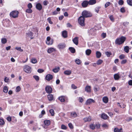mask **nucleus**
Returning <instances> with one entry per match:
<instances>
[{
	"instance_id": "f257e3e1",
	"label": "nucleus",
	"mask_w": 132,
	"mask_h": 132,
	"mask_svg": "<svg viewBox=\"0 0 132 132\" xmlns=\"http://www.w3.org/2000/svg\"><path fill=\"white\" fill-rule=\"evenodd\" d=\"M126 39V37L123 36L119 38H117L115 41L116 44L120 45L124 43Z\"/></svg>"
},
{
	"instance_id": "f03ea898",
	"label": "nucleus",
	"mask_w": 132,
	"mask_h": 132,
	"mask_svg": "<svg viewBox=\"0 0 132 132\" xmlns=\"http://www.w3.org/2000/svg\"><path fill=\"white\" fill-rule=\"evenodd\" d=\"M82 16L84 18L90 17L92 16V14L90 12L86 10H84L82 12Z\"/></svg>"
},
{
	"instance_id": "7ed1b4c3",
	"label": "nucleus",
	"mask_w": 132,
	"mask_h": 132,
	"mask_svg": "<svg viewBox=\"0 0 132 132\" xmlns=\"http://www.w3.org/2000/svg\"><path fill=\"white\" fill-rule=\"evenodd\" d=\"M19 12L18 11H14L11 12L10 15L11 17L15 18L18 17Z\"/></svg>"
},
{
	"instance_id": "20e7f679",
	"label": "nucleus",
	"mask_w": 132,
	"mask_h": 132,
	"mask_svg": "<svg viewBox=\"0 0 132 132\" xmlns=\"http://www.w3.org/2000/svg\"><path fill=\"white\" fill-rule=\"evenodd\" d=\"M85 18L82 16H80L79 18L78 22L81 26H84Z\"/></svg>"
},
{
	"instance_id": "39448f33",
	"label": "nucleus",
	"mask_w": 132,
	"mask_h": 132,
	"mask_svg": "<svg viewBox=\"0 0 132 132\" xmlns=\"http://www.w3.org/2000/svg\"><path fill=\"white\" fill-rule=\"evenodd\" d=\"M66 47V45L64 43H59L57 46V47L60 50H63Z\"/></svg>"
},
{
	"instance_id": "423d86ee",
	"label": "nucleus",
	"mask_w": 132,
	"mask_h": 132,
	"mask_svg": "<svg viewBox=\"0 0 132 132\" xmlns=\"http://www.w3.org/2000/svg\"><path fill=\"white\" fill-rule=\"evenodd\" d=\"M24 71L27 73H30L31 72V68L28 65L24 66L23 68Z\"/></svg>"
},
{
	"instance_id": "0eeeda50",
	"label": "nucleus",
	"mask_w": 132,
	"mask_h": 132,
	"mask_svg": "<svg viewBox=\"0 0 132 132\" xmlns=\"http://www.w3.org/2000/svg\"><path fill=\"white\" fill-rule=\"evenodd\" d=\"M45 90L47 93L50 94L52 93V89L51 87L50 86H47L45 88Z\"/></svg>"
},
{
	"instance_id": "6e6552de",
	"label": "nucleus",
	"mask_w": 132,
	"mask_h": 132,
	"mask_svg": "<svg viewBox=\"0 0 132 132\" xmlns=\"http://www.w3.org/2000/svg\"><path fill=\"white\" fill-rule=\"evenodd\" d=\"M95 102L94 101L93 99L89 98L88 99L85 103L86 105H90L91 103Z\"/></svg>"
},
{
	"instance_id": "1a4fd4ad",
	"label": "nucleus",
	"mask_w": 132,
	"mask_h": 132,
	"mask_svg": "<svg viewBox=\"0 0 132 132\" xmlns=\"http://www.w3.org/2000/svg\"><path fill=\"white\" fill-rule=\"evenodd\" d=\"M88 5H89V4L88 1L86 0L84 1L81 3L82 6L83 7H87Z\"/></svg>"
},
{
	"instance_id": "9d476101",
	"label": "nucleus",
	"mask_w": 132,
	"mask_h": 132,
	"mask_svg": "<svg viewBox=\"0 0 132 132\" xmlns=\"http://www.w3.org/2000/svg\"><path fill=\"white\" fill-rule=\"evenodd\" d=\"M53 77V76L51 74H48L46 76L45 78L47 80L50 81L52 79Z\"/></svg>"
},
{
	"instance_id": "9b49d317",
	"label": "nucleus",
	"mask_w": 132,
	"mask_h": 132,
	"mask_svg": "<svg viewBox=\"0 0 132 132\" xmlns=\"http://www.w3.org/2000/svg\"><path fill=\"white\" fill-rule=\"evenodd\" d=\"M72 41L76 45H77L78 43V38L76 37L72 40Z\"/></svg>"
},
{
	"instance_id": "f8f14e48",
	"label": "nucleus",
	"mask_w": 132,
	"mask_h": 132,
	"mask_svg": "<svg viewBox=\"0 0 132 132\" xmlns=\"http://www.w3.org/2000/svg\"><path fill=\"white\" fill-rule=\"evenodd\" d=\"M36 7L37 9L40 11L42 9V6L40 3H38L36 5Z\"/></svg>"
},
{
	"instance_id": "ddd939ff",
	"label": "nucleus",
	"mask_w": 132,
	"mask_h": 132,
	"mask_svg": "<svg viewBox=\"0 0 132 132\" xmlns=\"http://www.w3.org/2000/svg\"><path fill=\"white\" fill-rule=\"evenodd\" d=\"M56 51V50L54 48L51 47L48 49L47 52L49 53H51L55 51Z\"/></svg>"
},
{
	"instance_id": "4468645a",
	"label": "nucleus",
	"mask_w": 132,
	"mask_h": 132,
	"mask_svg": "<svg viewBox=\"0 0 132 132\" xmlns=\"http://www.w3.org/2000/svg\"><path fill=\"white\" fill-rule=\"evenodd\" d=\"M85 90L87 93H90L91 92V87L89 86H86L85 88Z\"/></svg>"
},
{
	"instance_id": "2eb2a0df",
	"label": "nucleus",
	"mask_w": 132,
	"mask_h": 132,
	"mask_svg": "<svg viewBox=\"0 0 132 132\" xmlns=\"http://www.w3.org/2000/svg\"><path fill=\"white\" fill-rule=\"evenodd\" d=\"M88 3L89 5H93L95 4L96 2V0H90L88 1Z\"/></svg>"
},
{
	"instance_id": "dca6fc26",
	"label": "nucleus",
	"mask_w": 132,
	"mask_h": 132,
	"mask_svg": "<svg viewBox=\"0 0 132 132\" xmlns=\"http://www.w3.org/2000/svg\"><path fill=\"white\" fill-rule=\"evenodd\" d=\"M108 117V116L104 113H103L101 114V117L103 119L106 120L107 119Z\"/></svg>"
},
{
	"instance_id": "f3484780",
	"label": "nucleus",
	"mask_w": 132,
	"mask_h": 132,
	"mask_svg": "<svg viewBox=\"0 0 132 132\" xmlns=\"http://www.w3.org/2000/svg\"><path fill=\"white\" fill-rule=\"evenodd\" d=\"M49 101H51L53 100V95L52 94H49L47 95Z\"/></svg>"
},
{
	"instance_id": "a211bd4d",
	"label": "nucleus",
	"mask_w": 132,
	"mask_h": 132,
	"mask_svg": "<svg viewBox=\"0 0 132 132\" xmlns=\"http://www.w3.org/2000/svg\"><path fill=\"white\" fill-rule=\"evenodd\" d=\"M26 34L28 36L30 37L31 39H33L34 38L33 37H32L33 34L32 32L30 31L26 33Z\"/></svg>"
},
{
	"instance_id": "6ab92c4d",
	"label": "nucleus",
	"mask_w": 132,
	"mask_h": 132,
	"mask_svg": "<svg viewBox=\"0 0 132 132\" xmlns=\"http://www.w3.org/2000/svg\"><path fill=\"white\" fill-rule=\"evenodd\" d=\"M62 35L63 37L64 38H66L67 37V32L64 30L62 31Z\"/></svg>"
},
{
	"instance_id": "aec40b11",
	"label": "nucleus",
	"mask_w": 132,
	"mask_h": 132,
	"mask_svg": "<svg viewBox=\"0 0 132 132\" xmlns=\"http://www.w3.org/2000/svg\"><path fill=\"white\" fill-rule=\"evenodd\" d=\"M102 100L104 103H106L108 101V99L107 97H104L103 98Z\"/></svg>"
},
{
	"instance_id": "412c9836",
	"label": "nucleus",
	"mask_w": 132,
	"mask_h": 132,
	"mask_svg": "<svg viewBox=\"0 0 132 132\" xmlns=\"http://www.w3.org/2000/svg\"><path fill=\"white\" fill-rule=\"evenodd\" d=\"M83 120L85 122H86L90 121L91 120V117H88L85 118L83 119Z\"/></svg>"
},
{
	"instance_id": "4be33fe9",
	"label": "nucleus",
	"mask_w": 132,
	"mask_h": 132,
	"mask_svg": "<svg viewBox=\"0 0 132 132\" xmlns=\"http://www.w3.org/2000/svg\"><path fill=\"white\" fill-rule=\"evenodd\" d=\"M122 128L119 129L118 128H116L114 129V132H122Z\"/></svg>"
},
{
	"instance_id": "5701e85b",
	"label": "nucleus",
	"mask_w": 132,
	"mask_h": 132,
	"mask_svg": "<svg viewBox=\"0 0 132 132\" xmlns=\"http://www.w3.org/2000/svg\"><path fill=\"white\" fill-rule=\"evenodd\" d=\"M60 70V68L59 67H57L55 68L53 70V71L55 73L57 72Z\"/></svg>"
},
{
	"instance_id": "b1692460",
	"label": "nucleus",
	"mask_w": 132,
	"mask_h": 132,
	"mask_svg": "<svg viewBox=\"0 0 132 132\" xmlns=\"http://www.w3.org/2000/svg\"><path fill=\"white\" fill-rule=\"evenodd\" d=\"M69 50L72 53H74L75 52V49L72 47H70L69 48Z\"/></svg>"
},
{
	"instance_id": "393cba45",
	"label": "nucleus",
	"mask_w": 132,
	"mask_h": 132,
	"mask_svg": "<svg viewBox=\"0 0 132 132\" xmlns=\"http://www.w3.org/2000/svg\"><path fill=\"white\" fill-rule=\"evenodd\" d=\"M129 49L130 48L129 46H127L124 47V50L127 53H128L129 52Z\"/></svg>"
},
{
	"instance_id": "a878e982",
	"label": "nucleus",
	"mask_w": 132,
	"mask_h": 132,
	"mask_svg": "<svg viewBox=\"0 0 132 132\" xmlns=\"http://www.w3.org/2000/svg\"><path fill=\"white\" fill-rule=\"evenodd\" d=\"M59 99L61 102H64L65 101L64 97L63 96L59 97Z\"/></svg>"
},
{
	"instance_id": "bb28decb",
	"label": "nucleus",
	"mask_w": 132,
	"mask_h": 132,
	"mask_svg": "<svg viewBox=\"0 0 132 132\" xmlns=\"http://www.w3.org/2000/svg\"><path fill=\"white\" fill-rule=\"evenodd\" d=\"M44 123L46 125L48 126L50 124V121L49 120H46L44 121Z\"/></svg>"
},
{
	"instance_id": "cd10ccee",
	"label": "nucleus",
	"mask_w": 132,
	"mask_h": 132,
	"mask_svg": "<svg viewBox=\"0 0 132 132\" xmlns=\"http://www.w3.org/2000/svg\"><path fill=\"white\" fill-rule=\"evenodd\" d=\"M101 53L99 51H97L96 52V57L97 58H100L101 56Z\"/></svg>"
},
{
	"instance_id": "c85d7f7f",
	"label": "nucleus",
	"mask_w": 132,
	"mask_h": 132,
	"mask_svg": "<svg viewBox=\"0 0 132 132\" xmlns=\"http://www.w3.org/2000/svg\"><path fill=\"white\" fill-rule=\"evenodd\" d=\"M92 51L90 50L87 49L86 51V53L87 55H89L91 54Z\"/></svg>"
},
{
	"instance_id": "c756f323",
	"label": "nucleus",
	"mask_w": 132,
	"mask_h": 132,
	"mask_svg": "<svg viewBox=\"0 0 132 132\" xmlns=\"http://www.w3.org/2000/svg\"><path fill=\"white\" fill-rule=\"evenodd\" d=\"M114 78L115 80H118L120 78V76L118 74H116L114 75Z\"/></svg>"
},
{
	"instance_id": "7c9ffc66",
	"label": "nucleus",
	"mask_w": 132,
	"mask_h": 132,
	"mask_svg": "<svg viewBox=\"0 0 132 132\" xmlns=\"http://www.w3.org/2000/svg\"><path fill=\"white\" fill-rule=\"evenodd\" d=\"M71 116L73 118L76 117L77 116V114L75 112H72L71 113Z\"/></svg>"
},
{
	"instance_id": "2f4dec72",
	"label": "nucleus",
	"mask_w": 132,
	"mask_h": 132,
	"mask_svg": "<svg viewBox=\"0 0 132 132\" xmlns=\"http://www.w3.org/2000/svg\"><path fill=\"white\" fill-rule=\"evenodd\" d=\"M71 73V71L70 70H66L64 72V74L66 75H70Z\"/></svg>"
},
{
	"instance_id": "473e14b6",
	"label": "nucleus",
	"mask_w": 132,
	"mask_h": 132,
	"mask_svg": "<svg viewBox=\"0 0 132 132\" xmlns=\"http://www.w3.org/2000/svg\"><path fill=\"white\" fill-rule=\"evenodd\" d=\"M101 8L100 6H97L94 9V10L95 12L97 13H98L99 11V10Z\"/></svg>"
},
{
	"instance_id": "72a5a7b5",
	"label": "nucleus",
	"mask_w": 132,
	"mask_h": 132,
	"mask_svg": "<svg viewBox=\"0 0 132 132\" xmlns=\"http://www.w3.org/2000/svg\"><path fill=\"white\" fill-rule=\"evenodd\" d=\"M7 40L5 38H2L1 39V42L3 44H5L7 42Z\"/></svg>"
},
{
	"instance_id": "f704fd0d",
	"label": "nucleus",
	"mask_w": 132,
	"mask_h": 132,
	"mask_svg": "<svg viewBox=\"0 0 132 132\" xmlns=\"http://www.w3.org/2000/svg\"><path fill=\"white\" fill-rule=\"evenodd\" d=\"M94 29L92 28L90 29V30H89L88 32L89 33V34H90L92 35L94 33Z\"/></svg>"
},
{
	"instance_id": "c9c22d12",
	"label": "nucleus",
	"mask_w": 132,
	"mask_h": 132,
	"mask_svg": "<svg viewBox=\"0 0 132 132\" xmlns=\"http://www.w3.org/2000/svg\"><path fill=\"white\" fill-rule=\"evenodd\" d=\"M31 62L33 63H36L37 62V60L35 58H32L31 60Z\"/></svg>"
},
{
	"instance_id": "e433bc0d",
	"label": "nucleus",
	"mask_w": 132,
	"mask_h": 132,
	"mask_svg": "<svg viewBox=\"0 0 132 132\" xmlns=\"http://www.w3.org/2000/svg\"><path fill=\"white\" fill-rule=\"evenodd\" d=\"M46 43L48 45H51L53 43V40H52L51 41H47Z\"/></svg>"
},
{
	"instance_id": "4c0bfd02",
	"label": "nucleus",
	"mask_w": 132,
	"mask_h": 132,
	"mask_svg": "<svg viewBox=\"0 0 132 132\" xmlns=\"http://www.w3.org/2000/svg\"><path fill=\"white\" fill-rule=\"evenodd\" d=\"M3 91L5 93H6L8 92V90L7 87L4 86V87Z\"/></svg>"
},
{
	"instance_id": "58836bf2",
	"label": "nucleus",
	"mask_w": 132,
	"mask_h": 132,
	"mask_svg": "<svg viewBox=\"0 0 132 132\" xmlns=\"http://www.w3.org/2000/svg\"><path fill=\"white\" fill-rule=\"evenodd\" d=\"M26 12L28 13H31L32 12V11L31 9L29 8L26 10Z\"/></svg>"
},
{
	"instance_id": "ea45409f",
	"label": "nucleus",
	"mask_w": 132,
	"mask_h": 132,
	"mask_svg": "<svg viewBox=\"0 0 132 132\" xmlns=\"http://www.w3.org/2000/svg\"><path fill=\"white\" fill-rule=\"evenodd\" d=\"M103 62V61L99 59L97 61L96 64L98 65H100Z\"/></svg>"
},
{
	"instance_id": "a19ab883",
	"label": "nucleus",
	"mask_w": 132,
	"mask_h": 132,
	"mask_svg": "<svg viewBox=\"0 0 132 132\" xmlns=\"http://www.w3.org/2000/svg\"><path fill=\"white\" fill-rule=\"evenodd\" d=\"M89 127L92 130H94L95 128V125L93 124H91L89 125Z\"/></svg>"
},
{
	"instance_id": "79ce46f5",
	"label": "nucleus",
	"mask_w": 132,
	"mask_h": 132,
	"mask_svg": "<svg viewBox=\"0 0 132 132\" xmlns=\"http://www.w3.org/2000/svg\"><path fill=\"white\" fill-rule=\"evenodd\" d=\"M105 54L108 57H109L110 56L112 55V54L110 52H105Z\"/></svg>"
},
{
	"instance_id": "37998d69",
	"label": "nucleus",
	"mask_w": 132,
	"mask_h": 132,
	"mask_svg": "<svg viewBox=\"0 0 132 132\" xmlns=\"http://www.w3.org/2000/svg\"><path fill=\"white\" fill-rule=\"evenodd\" d=\"M127 2L128 5L132 6V0H127Z\"/></svg>"
},
{
	"instance_id": "c03bdc74",
	"label": "nucleus",
	"mask_w": 132,
	"mask_h": 132,
	"mask_svg": "<svg viewBox=\"0 0 132 132\" xmlns=\"http://www.w3.org/2000/svg\"><path fill=\"white\" fill-rule=\"evenodd\" d=\"M15 49H16L17 50L19 51L20 52H22L23 51V50L21 49V48L20 47H16L15 48Z\"/></svg>"
},
{
	"instance_id": "a18cd8bd",
	"label": "nucleus",
	"mask_w": 132,
	"mask_h": 132,
	"mask_svg": "<svg viewBox=\"0 0 132 132\" xmlns=\"http://www.w3.org/2000/svg\"><path fill=\"white\" fill-rule=\"evenodd\" d=\"M75 62L76 63L78 64H80V61L78 59H76Z\"/></svg>"
},
{
	"instance_id": "49530a36",
	"label": "nucleus",
	"mask_w": 132,
	"mask_h": 132,
	"mask_svg": "<svg viewBox=\"0 0 132 132\" xmlns=\"http://www.w3.org/2000/svg\"><path fill=\"white\" fill-rule=\"evenodd\" d=\"M109 18L110 20L113 22L114 21V19L112 15H111L109 16Z\"/></svg>"
},
{
	"instance_id": "de8ad7c7",
	"label": "nucleus",
	"mask_w": 132,
	"mask_h": 132,
	"mask_svg": "<svg viewBox=\"0 0 132 132\" xmlns=\"http://www.w3.org/2000/svg\"><path fill=\"white\" fill-rule=\"evenodd\" d=\"M49 112L52 116L54 115V111L53 109H51L50 110H49Z\"/></svg>"
},
{
	"instance_id": "09e8293b",
	"label": "nucleus",
	"mask_w": 132,
	"mask_h": 132,
	"mask_svg": "<svg viewBox=\"0 0 132 132\" xmlns=\"http://www.w3.org/2000/svg\"><path fill=\"white\" fill-rule=\"evenodd\" d=\"M102 127L103 128H108V126L105 123H104L102 125Z\"/></svg>"
},
{
	"instance_id": "8fccbe9b",
	"label": "nucleus",
	"mask_w": 132,
	"mask_h": 132,
	"mask_svg": "<svg viewBox=\"0 0 132 132\" xmlns=\"http://www.w3.org/2000/svg\"><path fill=\"white\" fill-rule=\"evenodd\" d=\"M101 36L103 38H105L106 36V33H103L101 35Z\"/></svg>"
},
{
	"instance_id": "3c124183",
	"label": "nucleus",
	"mask_w": 132,
	"mask_h": 132,
	"mask_svg": "<svg viewBox=\"0 0 132 132\" xmlns=\"http://www.w3.org/2000/svg\"><path fill=\"white\" fill-rule=\"evenodd\" d=\"M33 77L36 81H38L39 80V78L38 76H33Z\"/></svg>"
},
{
	"instance_id": "603ef678",
	"label": "nucleus",
	"mask_w": 132,
	"mask_h": 132,
	"mask_svg": "<svg viewBox=\"0 0 132 132\" xmlns=\"http://www.w3.org/2000/svg\"><path fill=\"white\" fill-rule=\"evenodd\" d=\"M21 90V88L19 86H18L16 87V92H18L20 91Z\"/></svg>"
},
{
	"instance_id": "864d4df0",
	"label": "nucleus",
	"mask_w": 132,
	"mask_h": 132,
	"mask_svg": "<svg viewBox=\"0 0 132 132\" xmlns=\"http://www.w3.org/2000/svg\"><path fill=\"white\" fill-rule=\"evenodd\" d=\"M110 5V3L109 2H108L106 3L105 5V7H107L108 6H109Z\"/></svg>"
},
{
	"instance_id": "5fc2aeb1",
	"label": "nucleus",
	"mask_w": 132,
	"mask_h": 132,
	"mask_svg": "<svg viewBox=\"0 0 132 132\" xmlns=\"http://www.w3.org/2000/svg\"><path fill=\"white\" fill-rule=\"evenodd\" d=\"M125 56L123 54H121L119 56V58L120 59H122L125 58Z\"/></svg>"
},
{
	"instance_id": "6e6d98bb",
	"label": "nucleus",
	"mask_w": 132,
	"mask_h": 132,
	"mask_svg": "<svg viewBox=\"0 0 132 132\" xmlns=\"http://www.w3.org/2000/svg\"><path fill=\"white\" fill-rule=\"evenodd\" d=\"M61 128L62 129H67V127L65 125H62L61 126Z\"/></svg>"
},
{
	"instance_id": "4d7b16f0",
	"label": "nucleus",
	"mask_w": 132,
	"mask_h": 132,
	"mask_svg": "<svg viewBox=\"0 0 132 132\" xmlns=\"http://www.w3.org/2000/svg\"><path fill=\"white\" fill-rule=\"evenodd\" d=\"M5 124V122L3 119H1V125H3Z\"/></svg>"
},
{
	"instance_id": "13d9d810",
	"label": "nucleus",
	"mask_w": 132,
	"mask_h": 132,
	"mask_svg": "<svg viewBox=\"0 0 132 132\" xmlns=\"http://www.w3.org/2000/svg\"><path fill=\"white\" fill-rule=\"evenodd\" d=\"M118 4L120 5H122L123 4V1L122 0H119L118 1Z\"/></svg>"
},
{
	"instance_id": "bf43d9fd",
	"label": "nucleus",
	"mask_w": 132,
	"mask_h": 132,
	"mask_svg": "<svg viewBox=\"0 0 132 132\" xmlns=\"http://www.w3.org/2000/svg\"><path fill=\"white\" fill-rule=\"evenodd\" d=\"M127 62V60H123L121 61V63L122 64H124L126 63Z\"/></svg>"
},
{
	"instance_id": "052dcab7",
	"label": "nucleus",
	"mask_w": 132,
	"mask_h": 132,
	"mask_svg": "<svg viewBox=\"0 0 132 132\" xmlns=\"http://www.w3.org/2000/svg\"><path fill=\"white\" fill-rule=\"evenodd\" d=\"M47 20L51 24H52L53 23L52 22L51 20V18L50 17L48 18L47 19Z\"/></svg>"
},
{
	"instance_id": "680f3d73",
	"label": "nucleus",
	"mask_w": 132,
	"mask_h": 132,
	"mask_svg": "<svg viewBox=\"0 0 132 132\" xmlns=\"http://www.w3.org/2000/svg\"><path fill=\"white\" fill-rule=\"evenodd\" d=\"M120 12L122 13H124L125 12V8L124 7L121 8L120 9Z\"/></svg>"
},
{
	"instance_id": "e2e57ef3",
	"label": "nucleus",
	"mask_w": 132,
	"mask_h": 132,
	"mask_svg": "<svg viewBox=\"0 0 132 132\" xmlns=\"http://www.w3.org/2000/svg\"><path fill=\"white\" fill-rule=\"evenodd\" d=\"M37 71L39 73H42L44 71V70L42 69H38Z\"/></svg>"
},
{
	"instance_id": "0e129e2a",
	"label": "nucleus",
	"mask_w": 132,
	"mask_h": 132,
	"mask_svg": "<svg viewBox=\"0 0 132 132\" xmlns=\"http://www.w3.org/2000/svg\"><path fill=\"white\" fill-rule=\"evenodd\" d=\"M68 126L69 128L70 129H73V126L72 125V124L71 123H70L68 124Z\"/></svg>"
},
{
	"instance_id": "69168bd1",
	"label": "nucleus",
	"mask_w": 132,
	"mask_h": 132,
	"mask_svg": "<svg viewBox=\"0 0 132 132\" xmlns=\"http://www.w3.org/2000/svg\"><path fill=\"white\" fill-rule=\"evenodd\" d=\"M71 88L73 89H76L77 88V87L74 84H72L71 85Z\"/></svg>"
},
{
	"instance_id": "338daca9",
	"label": "nucleus",
	"mask_w": 132,
	"mask_h": 132,
	"mask_svg": "<svg viewBox=\"0 0 132 132\" xmlns=\"http://www.w3.org/2000/svg\"><path fill=\"white\" fill-rule=\"evenodd\" d=\"M28 7L29 8L31 9L32 7V5L31 3H29L27 5Z\"/></svg>"
},
{
	"instance_id": "774afa93",
	"label": "nucleus",
	"mask_w": 132,
	"mask_h": 132,
	"mask_svg": "<svg viewBox=\"0 0 132 132\" xmlns=\"http://www.w3.org/2000/svg\"><path fill=\"white\" fill-rule=\"evenodd\" d=\"M95 126L96 128L97 129L99 128L100 127V124L99 123L96 124Z\"/></svg>"
}]
</instances>
